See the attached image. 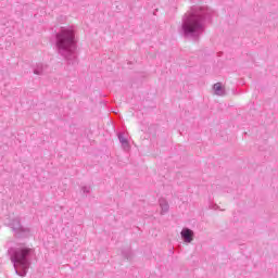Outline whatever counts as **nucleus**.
<instances>
[{
	"label": "nucleus",
	"instance_id": "obj_1",
	"mask_svg": "<svg viewBox=\"0 0 278 278\" xmlns=\"http://www.w3.org/2000/svg\"><path fill=\"white\" fill-rule=\"evenodd\" d=\"M212 21V9L193 5L182 15L178 33L182 38L199 40L205 31V23Z\"/></svg>",
	"mask_w": 278,
	"mask_h": 278
},
{
	"label": "nucleus",
	"instance_id": "obj_3",
	"mask_svg": "<svg viewBox=\"0 0 278 278\" xmlns=\"http://www.w3.org/2000/svg\"><path fill=\"white\" fill-rule=\"evenodd\" d=\"M8 255L15 268L16 275L25 277L31 266V261L36 257V250L26 247L25 243H17L15 248L8 250Z\"/></svg>",
	"mask_w": 278,
	"mask_h": 278
},
{
	"label": "nucleus",
	"instance_id": "obj_4",
	"mask_svg": "<svg viewBox=\"0 0 278 278\" xmlns=\"http://www.w3.org/2000/svg\"><path fill=\"white\" fill-rule=\"evenodd\" d=\"M10 227L12 231H14L16 238H29V233L31 230L21 225L20 218L12 219V222L10 223Z\"/></svg>",
	"mask_w": 278,
	"mask_h": 278
},
{
	"label": "nucleus",
	"instance_id": "obj_10",
	"mask_svg": "<svg viewBox=\"0 0 278 278\" xmlns=\"http://www.w3.org/2000/svg\"><path fill=\"white\" fill-rule=\"evenodd\" d=\"M122 255L125 257V260H131V250L122 251Z\"/></svg>",
	"mask_w": 278,
	"mask_h": 278
},
{
	"label": "nucleus",
	"instance_id": "obj_11",
	"mask_svg": "<svg viewBox=\"0 0 278 278\" xmlns=\"http://www.w3.org/2000/svg\"><path fill=\"white\" fill-rule=\"evenodd\" d=\"M81 190L84 194H90V187H83Z\"/></svg>",
	"mask_w": 278,
	"mask_h": 278
},
{
	"label": "nucleus",
	"instance_id": "obj_7",
	"mask_svg": "<svg viewBox=\"0 0 278 278\" xmlns=\"http://www.w3.org/2000/svg\"><path fill=\"white\" fill-rule=\"evenodd\" d=\"M117 138H118L124 151H129V149H131V146L129 144V140L127 138H125V135L123 132H119L117 135Z\"/></svg>",
	"mask_w": 278,
	"mask_h": 278
},
{
	"label": "nucleus",
	"instance_id": "obj_6",
	"mask_svg": "<svg viewBox=\"0 0 278 278\" xmlns=\"http://www.w3.org/2000/svg\"><path fill=\"white\" fill-rule=\"evenodd\" d=\"M47 71H49V66L47 64L39 63L34 67L33 73L35 75H47Z\"/></svg>",
	"mask_w": 278,
	"mask_h": 278
},
{
	"label": "nucleus",
	"instance_id": "obj_5",
	"mask_svg": "<svg viewBox=\"0 0 278 278\" xmlns=\"http://www.w3.org/2000/svg\"><path fill=\"white\" fill-rule=\"evenodd\" d=\"M180 236L184 242H186L187 244H190V242L194 240V231L188 227L182 228Z\"/></svg>",
	"mask_w": 278,
	"mask_h": 278
},
{
	"label": "nucleus",
	"instance_id": "obj_9",
	"mask_svg": "<svg viewBox=\"0 0 278 278\" xmlns=\"http://www.w3.org/2000/svg\"><path fill=\"white\" fill-rule=\"evenodd\" d=\"M213 90H215V94H217V97H225V88L223 87V84H214Z\"/></svg>",
	"mask_w": 278,
	"mask_h": 278
},
{
	"label": "nucleus",
	"instance_id": "obj_2",
	"mask_svg": "<svg viewBox=\"0 0 278 278\" xmlns=\"http://www.w3.org/2000/svg\"><path fill=\"white\" fill-rule=\"evenodd\" d=\"M55 47L59 55L66 61L67 66H77V40L71 28H62L55 34Z\"/></svg>",
	"mask_w": 278,
	"mask_h": 278
},
{
	"label": "nucleus",
	"instance_id": "obj_8",
	"mask_svg": "<svg viewBox=\"0 0 278 278\" xmlns=\"http://www.w3.org/2000/svg\"><path fill=\"white\" fill-rule=\"evenodd\" d=\"M159 204L161 207V214H166L168 212V210H170V205H168V201H166V199L161 198L159 200Z\"/></svg>",
	"mask_w": 278,
	"mask_h": 278
}]
</instances>
